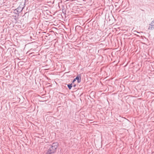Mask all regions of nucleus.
<instances>
[{
	"label": "nucleus",
	"mask_w": 154,
	"mask_h": 154,
	"mask_svg": "<svg viewBox=\"0 0 154 154\" xmlns=\"http://www.w3.org/2000/svg\"><path fill=\"white\" fill-rule=\"evenodd\" d=\"M81 75L80 74H79L77 75V77L73 79L72 83H74L76 80H77L78 83H80L81 81Z\"/></svg>",
	"instance_id": "obj_2"
},
{
	"label": "nucleus",
	"mask_w": 154,
	"mask_h": 154,
	"mask_svg": "<svg viewBox=\"0 0 154 154\" xmlns=\"http://www.w3.org/2000/svg\"><path fill=\"white\" fill-rule=\"evenodd\" d=\"M150 26H154V20L152 21L151 23L149 24Z\"/></svg>",
	"instance_id": "obj_6"
},
{
	"label": "nucleus",
	"mask_w": 154,
	"mask_h": 154,
	"mask_svg": "<svg viewBox=\"0 0 154 154\" xmlns=\"http://www.w3.org/2000/svg\"><path fill=\"white\" fill-rule=\"evenodd\" d=\"M134 32L135 33V34L136 33H140L139 32H137V31H134Z\"/></svg>",
	"instance_id": "obj_7"
},
{
	"label": "nucleus",
	"mask_w": 154,
	"mask_h": 154,
	"mask_svg": "<svg viewBox=\"0 0 154 154\" xmlns=\"http://www.w3.org/2000/svg\"><path fill=\"white\" fill-rule=\"evenodd\" d=\"M24 7H22L20 5L15 10V11L17 12V14H19V13H20L23 9Z\"/></svg>",
	"instance_id": "obj_3"
},
{
	"label": "nucleus",
	"mask_w": 154,
	"mask_h": 154,
	"mask_svg": "<svg viewBox=\"0 0 154 154\" xmlns=\"http://www.w3.org/2000/svg\"><path fill=\"white\" fill-rule=\"evenodd\" d=\"M76 86V85L75 84V85H73V87H75Z\"/></svg>",
	"instance_id": "obj_8"
},
{
	"label": "nucleus",
	"mask_w": 154,
	"mask_h": 154,
	"mask_svg": "<svg viewBox=\"0 0 154 154\" xmlns=\"http://www.w3.org/2000/svg\"><path fill=\"white\" fill-rule=\"evenodd\" d=\"M58 146L57 143H54L51 146V147L49 148L46 154H53L55 151Z\"/></svg>",
	"instance_id": "obj_1"
},
{
	"label": "nucleus",
	"mask_w": 154,
	"mask_h": 154,
	"mask_svg": "<svg viewBox=\"0 0 154 154\" xmlns=\"http://www.w3.org/2000/svg\"><path fill=\"white\" fill-rule=\"evenodd\" d=\"M72 83L71 84H69L67 85L68 88H69V89H71V88H72Z\"/></svg>",
	"instance_id": "obj_5"
},
{
	"label": "nucleus",
	"mask_w": 154,
	"mask_h": 154,
	"mask_svg": "<svg viewBox=\"0 0 154 154\" xmlns=\"http://www.w3.org/2000/svg\"><path fill=\"white\" fill-rule=\"evenodd\" d=\"M148 29L151 30H152L154 29V26H149L148 28Z\"/></svg>",
	"instance_id": "obj_4"
}]
</instances>
